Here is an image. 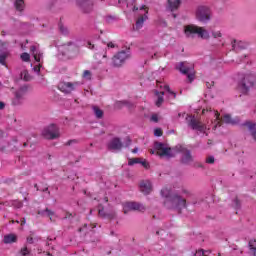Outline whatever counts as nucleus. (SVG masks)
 I'll use <instances>...</instances> for the list:
<instances>
[{"label": "nucleus", "mask_w": 256, "mask_h": 256, "mask_svg": "<svg viewBox=\"0 0 256 256\" xmlns=\"http://www.w3.org/2000/svg\"><path fill=\"white\" fill-rule=\"evenodd\" d=\"M202 113L206 115L207 121L206 123L197 120L195 116H188L186 121L188 123V127L192 129V131H196L198 135H207V131L212 129L215 131L217 127L221 126V120L219 119V112L211 109H203Z\"/></svg>", "instance_id": "f257e3e1"}, {"label": "nucleus", "mask_w": 256, "mask_h": 256, "mask_svg": "<svg viewBox=\"0 0 256 256\" xmlns=\"http://www.w3.org/2000/svg\"><path fill=\"white\" fill-rule=\"evenodd\" d=\"M161 197L164 198V207L166 209H173L181 213L183 209H187V200L177 193L171 192L169 188L161 190Z\"/></svg>", "instance_id": "f03ea898"}, {"label": "nucleus", "mask_w": 256, "mask_h": 256, "mask_svg": "<svg viewBox=\"0 0 256 256\" xmlns=\"http://www.w3.org/2000/svg\"><path fill=\"white\" fill-rule=\"evenodd\" d=\"M237 87L240 93L247 95L251 89H256V76L253 74H238Z\"/></svg>", "instance_id": "7ed1b4c3"}, {"label": "nucleus", "mask_w": 256, "mask_h": 256, "mask_svg": "<svg viewBox=\"0 0 256 256\" xmlns=\"http://www.w3.org/2000/svg\"><path fill=\"white\" fill-rule=\"evenodd\" d=\"M154 149L157 151V155L159 157H166V159H171L177 155V146L174 148H171L167 146V144L161 143V142H155L154 143Z\"/></svg>", "instance_id": "20e7f679"}, {"label": "nucleus", "mask_w": 256, "mask_h": 256, "mask_svg": "<svg viewBox=\"0 0 256 256\" xmlns=\"http://www.w3.org/2000/svg\"><path fill=\"white\" fill-rule=\"evenodd\" d=\"M184 33L186 37L193 38L195 35H198L200 39H209L211 36L209 35V31L205 30L203 27L188 25L184 29Z\"/></svg>", "instance_id": "39448f33"}, {"label": "nucleus", "mask_w": 256, "mask_h": 256, "mask_svg": "<svg viewBox=\"0 0 256 256\" xmlns=\"http://www.w3.org/2000/svg\"><path fill=\"white\" fill-rule=\"evenodd\" d=\"M175 69L180 71L182 75H187L190 83L195 79V72H193V65L187 62H180L175 65Z\"/></svg>", "instance_id": "423d86ee"}, {"label": "nucleus", "mask_w": 256, "mask_h": 256, "mask_svg": "<svg viewBox=\"0 0 256 256\" xmlns=\"http://www.w3.org/2000/svg\"><path fill=\"white\" fill-rule=\"evenodd\" d=\"M196 19L200 21V23H209V21H211V8L199 6L196 11Z\"/></svg>", "instance_id": "0eeeda50"}, {"label": "nucleus", "mask_w": 256, "mask_h": 256, "mask_svg": "<svg viewBox=\"0 0 256 256\" xmlns=\"http://www.w3.org/2000/svg\"><path fill=\"white\" fill-rule=\"evenodd\" d=\"M131 57V50L126 49L118 52L113 58H112V63L114 67H121L127 59Z\"/></svg>", "instance_id": "6e6552de"}, {"label": "nucleus", "mask_w": 256, "mask_h": 256, "mask_svg": "<svg viewBox=\"0 0 256 256\" xmlns=\"http://www.w3.org/2000/svg\"><path fill=\"white\" fill-rule=\"evenodd\" d=\"M147 13H149V11L147 10V8H145V6H142L139 9L138 11L139 17L137 18L136 23L133 26L134 31H139L143 29V25L145 24V21L149 19V17L147 16Z\"/></svg>", "instance_id": "1a4fd4ad"}, {"label": "nucleus", "mask_w": 256, "mask_h": 256, "mask_svg": "<svg viewBox=\"0 0 256 256\" xmlns=\"http://www.w3.org/2000/svg\"><path fill=\"white\" fill-rule=\"evenodd\" d=\"M155 95L158 97L156 100V107H159L160 105H163V96L168 95L169 99H175L177 97V94L173 91H171V88H169L168 85H164L163 91H155Z\"/></svg>", "instance_id": "9d476101"}, {"label": "nucleus", "mask_w": 256, "mask_h": 256, "mask_svg": "<svg viewBox=\"0 0 256 256\" xmlns=\"http://www.w3.org/2000/svg\"><path fill=\"white\" fill-rule=\"evenodd\" d=\"M30 52L32 53L35 62L38 63L35 67H34V71L36 73H40L41 71V61L43 60V53L41 52V50H39V47L36 45H33L30 47Z\"/></svg>", "instance_id": "9b49d317"}, {"label": "nucleus", "mask_w": 256, "mask_h": 256, "mask_svg": "<svg viewBox=\"0 0 256 256\" xmlns=\"http://www.w3.org/2000/svg\"><path fill=\"white\" fill-rule=\"evenodd\" d=\"M81 45V41L75 40V41H70L67 44L63 46L64 54L65 55H70L73 57V55H77L79 53V46Z\"/></svg>", "instance_id": "f8f14e48"}, {"label": "nucleus", "mask_w": 256, "mask_h": 256, "mask_svg": "<svg viewBox=\"0 0 256 256\" xmlns=\"http://www.w3.org/2000/svg\"><path fill=\"white\" fill-rule=\"evenodd\" d=\"M176 153H182L181 163H183V165H190L191 163H193V156H191V151H189L185 147L177 145Z\"/></svg>", "instance_id": "ddd939ff"}, {"label": "nucleus", "mask_w": 256, "mask_h": 256, "mask_svg": "<svg viewBox=\"0 0 256 256\" xmlns=\"http://www.w3.org/2000/svg\"><path fill=\"white\" fill-rule=\"evenodd\" d=\"M42 135L45 137V139H57L59 137V128L57 125L52 124L44 128Z\"/></svg>", "instance_id": "4468645a"}, {"label": "nucleus", "mask_w": 256, "mask_h": 256, "mask_svg": "<svg viewBox=\"0 0 256 256\" xmlns=\"http://www.w3.org/2000/svg\"><path fill=\"white\" fill-rule=\"evenodd\" d=\"M79 86V82H60L58 84V89L62 93L69 95V93H73L75 89Z\"/></svg>", "instance_id": "2eb2a0df"}, {"label": "nucleus", "mask_w": 256, "mask_h": 256, "mask_svg": "<svg viewBox=\"0 0 256 256\" xmlns=\"http://www.w3.org/2000/svg\"><path fill=\"white\" fill-rule=\"evenodd\" d=\"M129 211H145V206L139 202H125L123 204V212L127 215Z\"/></svg>", "instance_id": "dca6fc26"}, {"label": "nucleus", "mask_w": 256, "mask_h": 256, "mask_svg": "<svg viewBox=\"0 0 256 256\" xmlns=\"http://www.w3.org/2000/svg\"><path fill=\"white\" fill-rule=\"evenodd\" d=\"M107 149L113 153L121 151L123 149V142L118 137L112 138L107 144Z\"/></svg>", "instance_id": "f3484780"}, {"label": "nucleus", "mask_w": 256, "mask_h": 256, "mask_svg": "<svg viewBox=\"0 0 256 256\" xmlns=\"http://www.w3.org/2000/svg\"><path fill=\"white\" fill-rule=\"evenodd\" d=\"M81 11L83 13H91L93 11V1L92 0H76Z\"/></svg>", "instance_id": "a211bd4d"}, {"label": "nucleus", "mask_w": 256, "mask_h": 256, "mask_svg": "<svg viewBox=\"0 0 256 256\" xmlns=\"http://www.w3.org/2000/svg\"><path fill=\"white\" fill-rule=\"evenodd\" d=\"M23 97H25V92L23 90H18L14 94V98L12 99V105L14 107H19V105H23Z\"/></svg>", "instance_id": "6ab92c4d"}, {"label": "nucleus", "mask_w": 256, "mask_h": 256, "mask_svg": "<svg viewBox=\"0 0 256 256\" xmlns=\"http://www.w3.org/2000/svg\"><path fill=\"white\" fill-rule=\"evenodd\" d=\"M140 191L144 193V195H149L151 191H153V185L151 184V181L144 180L140 183Z\"/></svg>", "instance_id": "aec40b11"}, {"label": "nucleus", "mask_w": 256, "mask_h": 256, "mask_svg": "<svg viewBox=\"0 0 256 256\" xmlns=\"http://www.w3.org/2000/svg\"><path fill=\"white\" fill-rule=\"evenodd\" d=\"M181 7V0H168L166 4V11H177Z\"/></svg>", "instance_id": "412c9836"}, {"label": "nucleus", "mask_w": 256, "mask_h": 256, "mask_svg": "<svg viewBox=\"0 0 256 256\" xmlns=\"http://www.w3.org/2000/svg\"><path fill=\"white\" fill-rule=\"evenodd\" d=\"M247 45L243 41L233 40L232 41V49L233 51H241V49H245Z\"/></svg>", "instance_id": "4be33fe9"}, {"label": "nucleus", "mask_w": 256, "mask_h": 256, "mask_svg": "<svg viewBox=\"0 0 256 256\" xmlns=\"http://www.w3.org/2000/svg\"><path fill=\"white\" fill-rule=\"evenodd\" d=\"M38 215H40V217H49L50 221H53V217H55V212L49 210V208H46L44 210H38Z\"/></svg>", "instance_id": "5701e85b"}, {"label": "nucleus", "mask_w": 256, "mask_h": 256, "mask_svg": "<svg viewBox=\"0 0 256 256\" xmlns=\"http://www.w3.org/2000/svg\"><path fill=\"white\" fill-rule=\"evenodd\" d=\"M118 3H126L129 11H139V8L135 6V0H118Z\"/></svg>", "instance_id": "b1692460"}, {"label": "nucleus", "mask_w": 256, "mask_h": 256, "mask_svg": "<svg viewBox=\"0 0 256 256\" xmlns=\"http://www.w3.org/2000/svg\"><path fill=\"white\" fill-rule=\"evenodd\" d=\"M224 123H227L228 125H237V123H239V118H231V115L226 114L224 115V119H223Z\"/></svg>", "instance_id": "393cba45"}, {"label": "nucleus", "mask_w": 256, "mask_h": 256, "mask_svg": "<svg viewBox=\"0 0 256 256\" xmlns=\"http://www.w3.org/2000/svg\"><path fill=\"white\" fill-rule=\"evenodd\" d=\"M17 241V236L15 234H8L4 236V243H15Z\"/></svg>", "instance_id": "a878e982"}, {"label": "nucleus", "mask_w": 256, "mask_h": 256, "mask_svg": "<svg viewBox=\"0 0 256 256\" xmlns=\"http://www.w3.org/2000/svg\"><path fill=\"white\" fill-rule=\"evenodd\" d=\"M248 247L251 255L256 256V240L255 239H252L249 241Z\"/></svg>", "instance_id": "bb28decb"}, {"label": "nucleus", "mask_w": 256, "mask_h": 256, "mask_svg": "<svg viewBox=\"0 0 256 256\" xmlns=\"http://www.w3.org/2000/svg\"><path fill=\"white\" fill-rule=\"evenodd\" d=\"M137 163H141V165H143V167H147V162L141 161L139 158L129 159V161H128V165H130V166L137 165Z\"/></svg>", "instance_id": "cd10ccee"}, {"label": "nucleus", "mask_w": 256, "mask_h": 256, "mask_svg": "<svg viewBox=\"0 0 256 256\" xmlns=\"http://www.w3.org/2000/svg\"><path fill=\"white\" fill-rule=\"evenodd\" d=\"M92 110L94 111L96 119H103V110H101L98 106H93Z\"/></svg>", "instance_id": "c85d7f7f"}, {"label": "nucleus", "mask_w": 256, "mask_h": 256, "mask_svg": "<svg viewBox=\"0 0 256 256\" xmlns=\"http://www.w3.org/2000/svg\"><path fill=\"white\" fill-rule=\"evenodd\" d=\"M16 11H23L25 9V1L23 0H16L15 1Z\"/></svg>", "instance_id": "c756f323"}, {"label": "nucleus", "mask_w": 256, "mask_h": 256, "mask_svg": "<svg viewBox=\"0 0 256 256\" xmlns=\"http://www.w3.org/2000/svg\"><path fill=\"white\" fill-rule=\"evenodd\" d=\"M98 215L100 217H108V219H115V213L105 214V210H103V209H99Z\"/></svg>", "instance_id": "7c9ffc66"}, {"label": "nucleus", "mask_w": 256, "mask_h": 256, "mask_svg": "<svg viewBox=\"0 0 256 256\" xmlns=\"http://www.w3.org/2000/svg\"><path fill=\"white\" fill-rule=\"evenodd\" d=\"M7 57H8L7 53L0 54V65H3L4 67H7V62H6Z\"/></svg>", "instance_id": "2f4dec72"}, {"label": "nucleus", "mask_w": 256, "mask_h": 256, "mask_svg": "<svg viewBox=\"0 0 256 256\" xmlns=\"http://www.w3.org/2000/svg\"><path fill=\"white\" fill-rule=\"evenodd\" d=\"M117 104L124 107H128V109H133V104L129 101H120Z\"/></svg>", "instance_id": "473e14b6"}, {"label": "nucleus", "mask_w": 256, "mask_h": 256, "mask_svg": "<svg viewBox=\"0 0 256 256\" xmlns=\"http://www.w3.org/2000/svg\"><path fill=\"white\" fill-rule=\"evenodd\" d=\"M211 35L212 37H214V39H221V37H223V34L221 33V31L212 30Z\"/></svg>", "instance_id": "72a5a7b5"}, {"label": "nucleus", "mask_w": 256, "mask_h": 256, "mask_svg": "<svg viewBox=\"0 0 256 256\" xmlns=\"http://www.w3.org/2000/svg\"><path fill=\"white\" fill-rule=\"evenodd\" d=\"M20 58L22 59V61H24L25 63H28V61H30L31 56L29 55V53L24 52L21 54Z\"/></svg>", "instance_id": "f704fd0d"}, {"label": "nucleus", "mask_w": 256, "mask_h": 256, "mask_svg": "<svg viewBox=\"0 0 256 256\" xmlns=\"http://www.w3.org/2000/svg\"><path fill=\"white\" fill-rule=\"evenodd\" d=\"M59 30L62 35H67V33H69V30L63 24H59Z\"/></svg>", "instance_id": "c9c22d12"}, {"label": "nucleus", "mask_w": 256, "mask_h": 256, "mask_svg": "<svg viewBox=\"0 0 256 256\" xmlns=\"http://www.w3.org/2000/svg\"><path fill=\"white\" fill-rule=\"evenodd\" d=\"M31 253V251H29V249L27 247H24L20 250V255L21 256H27Z\"/></svg>", "instance_id": "e433bc0d"}, {"label": "nucleus", "mask_w": 256, "mask_h": 256, "mask_svg": "<svg viewBox=\"0 0 256 256\" xmlns=\"http://www.w3.org/2000/svg\"><path fill=\"white\" fill-rule=\"evenodd\" d=\"M84 79H87L88 81H91V71L85 70L83 73Z\"/></svg>", "instance_id": "4c0bfd02"}, {"label": "nucleus", "mask_w": 256, "mask_h": 256, "mask_svg": "<svg viewBox=\"0 0 256 256\" xmlns=\"http://www.w3.org/2000/svg\"><path fill=\"white\" fill-rule=\"evenodd\" d=\"M233 207H235V209H239V207H241V202H239V199L235 198L233 200Z\"/></svg>", "instance_id": "58836bf2"}, {"label": "nucleus", "mask_w": 256, "mask_h": 256, "mask_svg": "<svg viewBox=\"0 0 256 256\" xmlns=\"http://www.w3.org/2000/svg\"><path fill=\"white\" fill-rule=\"evenodd\" d=\"M155 137H161L163 135V131L160 128L154 130Z\"/></svg>", "instance_id": "ea45409f"}, {"label": "nucleus", "mask_w": 256, "mask_h": 256, "mask_svg": "<svg viewBox=\"0 0 256 256\" xmlns=\"http://www.w3.org/2000/svg\"><path fill=\"white\" fill-rule=\"evenodd\" d=\"M150 120L153 122V123H158L159 122V116L157 114H153L150 118Z\"/></svg>", "instance_id": "a19ab883"}, {"label": "nucleus", "mask_w": 256, "mask_h": 256, "mask_svg": "<svg viewBox=\"0 0 256 256\" xmlns=\"http://www.w3.org/2000/svg\"><path fill=\"white\" fill-rule=\"evenodd\" d=\"M206 163L212 165V163H215V157H213V156H208V157L206 158Z\"/></svg>", "instance_id": "79ce46f5"}, {"label": "nucleus", "mask_w": 256, "mask_h": 256, "mask_svg": "<svg viewBox=\"0 0 256 256\" xmlns=\"http://www.w3.org/2000/svg\"><path fill=\"white\" fill-rule=\"evenodd\" d=\"M13 205L14 207H17V209H21V207H23V203L20 201H14Z\"/></svg>", "instance_id": "37998d69"}, {"label": "nucleus", "mask_w": 256, "mask_h": 256, "mask_svg": "<svg viewBox=\"0 0 256 256\" xmlns=\"http://www.w3.org/2000/svg\"><path fill=\"white\" fill-rule=\"evenodd\" d=\"M114 20H115V18L113 16H108L106 18L107 23H112Z\"/></svg>", "instance_id": "c03bdc74"}, {"label": "nucleus", "mask_w": 256, "mask_h": 256, "mask_svg": "<svg viewBox=\"0 0 256 256\" xmlns=\"http://www.w3.org/2000/svg\"><path fill=\"white\" fill-rule=\"evenodd\" d=\"M107 47L110 48V49H114L115 45L113 44V42H109L107 44Z\"/></svg>", "instance_id": "a18cd8bd"}, {"label": "nucleus", "mask_w": 256, "mask_h": 256, "mask_svg": "<svg viewBox=\"0 0 256 256\" xmlns=\"http://www.w3.org/2000/svg\"><path fill=\"white\" fill-rule=\"evenodd\" d=\"M73 143H77V140H69L66 145H73Z\"/></svg>", "instance_id": "49530a36"}, {"label": "nucleus", "mask_w": 256, "mask_h": 256, "mask_svg": "<svg viewBox=\"0 0 256 256\" xmlns=\"http://www.w3.org/2000/svg\"><path fill=\"white\" fill-rule=\"evenodd\" d=\"M27 243H29L30 245L33 244V237H28Z\"/></svg>", "instance_id": "de8ad7c7"}, {"label": "nucleus", "mask_w": 256, "mask_h": 256, "mask_svg": "<svg viewBox=\"0 0 256 256\" xmlns=\"http://www.w3.org/2000/svg\"><path fill=\"white\" fill-rule=\"evenodd\" d=\"M5 109V104L4 102H0V111H3Z\"/></svg>", "instance_id": "09e8293b"}, {"label": "nucleus", "mask_w": 256, "mask_h": 256, "mask_svg": "<svg viewBox=\"0 0 256 256\" xmlns=\"http://www.w3.org/2000/svg\"><path fill=\"white\" fill-rule=\"evenodd\" d=\"M182 193H184L185 195H191V193L188 190H182Z\"/></svg>", "instance_id": "8fccbe9b"}, {"label": "nucleus", "mask_w": 256, "mask_h": 256, "mask_svg": "<svg viewBox=\"0 0 256 256\" xmlns=\"http://www.w3.org/2000/svg\"><path fill=\"white\" fill-rule=\"evenodd\" d=\"M88 47H89V49H93V47H95V46L92 45L91 43H88Z\"/></svg>", "instance_id": "3c124183"}, {"label": "nucleus", "mask_w": 256, "mask_h": 256, "mask_svg": "<svg viewBox=\"0 0 256 256\" xmlns=\"http://www.w3.org/2000/svg\"><path fill=\"white\" fill-rule=\"evenodd\" d=\"M129 145H131V139H128V142L126 144V147H129Z\"/></svg>", "instance_id": "603ef678"}, {"label": "nucleus", "mask_w": 256, "mask_h": 256, "mask_svg": "<svg viewBox=\"0 0 256 256\" xmlns=\"http://www.w3.org/2000/svg\"><path fill=\"white\" fill-rule=\"evenodd\" d=\"M137 151H139V149H138V148H134V149L132 150V153H137Z\"/></svg>", "instance_id": "864d4df0"}, {"label": "nucleus", "mask_w": 256, "mask_h": 256, "mask_svg": "<svg viewBox=\"0 0 256 256\" xmlns=\"http://www.w3.org/2000/svg\"><path fill=\"white\" fill-rule=\"evenodd\" d=\"M150 153H151L152 155H155V150H150Z\"/></svg>", "instance_id": "5fc2aeb1"}, {"label": "nucleus", "mask_w": 256, "mask_h": 256, "mask_svg": "<svg viewBox=\"0 0 256 256\" xmlns=\"http://www.w3.org/2000/svg\"><path fill=\"white\" fill-rule=\"evenodd\" d=\"M173 18L175 19L177 17V14H172Z\"/></svg>", "instance_id": "6e6d98bb"}, {"label": "nucleus", "mask_w": 256, "mask_h": 256, "mask_svg": "<svg viewBox=\"0 0 256 256\" xmlns=\"http://www.w3.org/2000/svg\"><path fill=\"white\" fill-rule=\"evenodd\" d=\"M24 79L27 81V73H25Z\"/></svg>", "instance_id": "4d7b16f0"}, {"label": "nucleus", "mask_w": 256, "mask_h": 256, "mask_svg": "<svg viewBox=\"0 0 256 256\" xmlns=\"http://www.w3.org/2000/svg\"><path fill=\"white\" fill-rule=\"evenodd\" d=\"M155 57H157V54H154V56H152V59H155Z\"/></svg>", "instance_id": "13d9d810"}, {"label": "nucleus", "mask_w": 256, "mask_h": 256, "mask_svg": "<svg viewBox=\"0 0 256 256\" xmlns=\"http://www.w3.org/2000/svg\"><path fill=\"white\" fill-rule=\"evenodd\" d=\"M25 224V218H23L22 225Z\"/></svg>", "instance_id": "bf43d9fd"}, {"label": "nucleus", "mask_w": 256, "mask_h": 256, "mask_svg": "<svg viewBox=\"0 0 256 256\" xmlns=\"http://www.w3.org/2000/svg\"><path fill=\"white\" fill-rule=\"evenodd\" d=\"M105 57H107V54H104V55H103V59H105Z\"/></svg>", "instance_id": "052dcab7"}, {"label": "nucleus", "mask_w": 256, "mask_h": 256, "mask_svg": "<svg viewBox=\"0 0 256 256\" xmlns=\"http://www.w3.org/2000/svg\"><path fill=\"white\" fill-rule=\"evenodd\" d=\"M48 256H51V253H47Z\"/></svg>", "instance_id": "680f3d73"}, {"label": "nucleus", "mask_w": 256, "mask_h": 256, "mask_svg": "<svg viewBox=\"0 0 256 256\" xmlns=\"http://www.w3.org/2000/svg\"><path fill=\"white\" fill-rule=\"evenodd\" d=\"M44 191H48V188H46Z\"/></svg>", "instance_id": "e2e57ef3"}, {"label": "nucleus", "mask_w": 256, "mask_h": 256, "mask_svg": "<svg viewBox=\"0 0 256 256\" xmlns=\"http://www.w3.org/2000/svg\"><path fill=\"white\" fill-rule=\"evenodd\" d=\"M35 187L37 188V184H35Z\"/></svg>", "instance_id": "0e129e2a"}, {"label": "nucleus", "mask_w": 256, "mask_h": 256, "mask_svg": "<svg viewBox=\"0 0 256 256\" xmlns=\"http://www.w3.org/2000/svg\"><path fill=\"white\" fill-rule=\"evenodd\" d=\"M111 235H113V232H111Z\"/></svg>", "instance_id": "69168bd1"}]
</instances>
